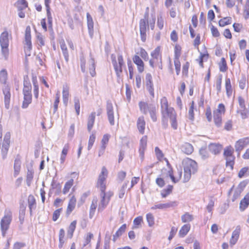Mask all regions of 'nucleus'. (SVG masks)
Returning <instances> with one entry per match:
<instances>
[{
  "label": "nucleus",
  "mask_w": 249,
  "mask_h": 249,
  "mask_svg": "<svg viewBox=\"0 0 249 249\" xmlns=\"http://www.w3.org/2000/svg\"><path fill=\"white\" fill-rule=\"evenodd\" d=\"M126 228V225L125 224H123L116 231L115 234L113 236V241L114 242L116 241L115 239V235H117L118 237L121 236L122 233L125 231Z\"/></svg>",
  "instance_id": "nucleus-48"
},
{
  "label": "nucleus",
  "mask_w": 249,
  "mask_h": 249,
  "mask_svg": "<svg viewBox=\"0 0 249 249\" xmlns=\"http://www.w3.org/2000/svg\"><path fill=\"white\" fill-rule=\"evenodd\" d=\"M231 23V17L224 18L219 21V25L221 27H224L225 25L230 24Z\"/></svg>",
  "instance_id": "nucleus-45"
},
{
  "label": "nucleus",
  "mask_w": 249,
  "mask_h": 249,
  "mask_svg": "<svg viewBox=\"0 0 249 249\" xmlns=\"http://www.w3.org/2000/svg\"><path fill=\"white\" fill-rule=\"evenodd\" d=\"M147 137L143 136L140 140L139 153L142 158H143L144 151L147 146Z\"/></svg>",
  "instance_id": "nucleus-22"
},
{
  "label": "nucleus",
  "mask_w": 249,
  "mask_h": 249,
  "mask_svg": "<svg viewBox=\"0 0 249 249\" xmlns=\"http://www.w3.org/2000/svg\"><path fill=\"white\" fill-rule=\"evenodd\" d=\"M249 206V202H247L246 200H244V199H242L239 205V209L240 211H244L248 206Z\"/></svg>",
  "instance_id": "nucleus-57"
},
{
  "label": "nucleus",
  "mask_w": 249,
  "mask_h": 249,
  "mask_svg": "<svg viewBox=\"0 0 249 249\" xmlns=\"http://www.w3.org/2000/svg\"><path fill=\"white\" fill-rule=\"evenodd\" d=\"M191 228L189 224L184 225L179 231L178 235L180 237H184L188 232Z\"/></svg>",
  "instance_id": "nucleus-33"
},
{
  "label": "nucleus",
  "mask_w": 249,
  "mask_h": 249,
  "mask_svg": "<svg viewBox=\"0 0 249 249\" xmlns=\"http://www.w3.org/2000/svg\"><path fill=\"white\" fill-rule=\"evenodd\" d=\"M219 70L221 72H225L227 70L226 62L224 58H222L221 62L219 64Z\"/></svg>",
  "instance_id": "nucleus-59"
},
{
  "label": "nucleus",
  "mask_w": 249,
  "mask_h": 249,
  "mask_svg": "<svg viewBox=\"0 0 249 249\" xmlns=\"http://www.w3.org/2000/svg\"><path fill=\"white\" fill-rule=\"evenodd\" d=\"M184 166V182H187L191 178V174H194L197 169L196 162L189 158L183 160Z\"/></svg>",
  "instance_id": "nucleus-3"
},
{
  "label": "nucleus",
  "mask_w": 249,
  "mask_h": 249,
  "mask_svg": "<svg viewBox=\"0 0 249 249\" xmlns=\"http://www.w3.org/2000/svg\"><path fill=\"white\" fill-rule=\"evenodd\" d=\"M173 188V186L169 185L167 188L162 190L161 192L162 197L165 198L168 195L172 193Z\"/></svg>",
  "instance_id": "nucleus-47"
},
{
  "label": "nucleus",
  "mask_w": 249,
  "mask_h": 249,
  "mask_svg": "<svg viewBox=\"0 0 249 249\" xmlns=\"http://www.w3.org/2000/svg\"><path fill=\"white\" fill-rule=\"evenodd\" d=\"M12 219V213L10 211L5 212L4 217L0 221V229L3 236H4L7 231L9 228V225Z\"/></svg>",
  "instance_id": "nucleus-10"
},
{
  "label": "nucleus",
  "mask_w": 249,
  "mask_h": 249,
  "mask_svg": "<svg viewBox=\"0 0 249 249\" xmlns=\"http://www.w3.org/2000/svg\"><path fill=\"white\" fill-rule=\"evenodd\" d=\"M9 40L8 38V33L7 31H5L1 34L0 36L1 53L2 56L5 60H7L9 57Z\"/></svg>",
  "instance_id": "nucleus-4"
},
{
  "label": "nucleus",
  "mask_w": 249,
  "mask_h": 249,
  "mask_svg": "<svg viewBox=\"0 0 249 249\" xmlns=\"http://www.w3.org/2000/svg\"><path fill=\"white\" fill-rule=\"evenodd\" d=\"M140 111L143 114H146L148 112L150 115L151 118L153 122H156L157 120L156 116L157 108L155 105L147 103L144 102H140L139 103Z\"/></svg>",
  "instance_id": "nucleus-7"
},
{
  "label": "nucleus",
  "mask_w": 249,
  "mask_h": 249,
  "mask_svg": "<svg viewBox=\"0 0 249 249\" xmlns=\"http://www.w3.org/2000/svg\"><path fill=\"white\" fill-rule=\"evenodd\" d=\"M32 82L34 85V94L36 98L38 96V86L36 77H33Z\"/></svg>",
  "instance_id": "nucleus-44"
},
{
  "label": "nucleus",
  "mask_w": 249,
  "mask_h": 249,
  "mask_svg": "<svg viewBox=\"0 0 249 249\" xmlns=\"http://www.w3.org/2000/svg\"><path fill=\"white\" fill-rule=\"evenodd\" d=\"M241 231V227L240 226H237L235 229L233 231L232 233L231 237L230 239V243L232 246L235 244L237 242Z\"/></svg>",
  "instance_id": "nucleus-21"
},
{
  "label": "nucleus",
  "mask_w": 249,
  "mask_h": 249,
  "mask_svg": "<svg viewBox=\"0 0 249 249\" xmlns=\"http://www.w3.org/2000/svg\"><path fill=\"white\" fill-rule=\"evenodd\" d=\"M233 149L231 146L226 147L224 149L223 156L224 158L233 156Z\"/></svg>",
  "instance_id": "nucleus-51"
},
{
  "label": "nucleus",
  "mask_w": 249,
  "mask_h": 249,
  "mask_svg": "<svg viewBox=\"0 0 249 249\" xmlns=\"http://www.w3.org/2000/svg\"><path fill=\"white\" fill-rule=\"evenodd\" d=\"M3 93L4 95L5 107L6 108L8 109L10 102L11 93L10 87L8 85H4L3 87Z\"/></svg>",
  "instance_id": "nucleus-17"
},
{
  "label": "nucleus",
  "mask_w": 249,
  "mask_h": 249,
  "mask_svg": "<svg viewBox=\"0 0 249 249\" xmlns=\"http://www.w3.org/2000/svg\"><path fill=\"white\" fill-rule=\"evenodd\" d=\"M145 86L147 90L152 98L154 97V86L152 81V77L151 74L147 73L145 76Z\"/></svg>",
  "instance_id": "nucleus-15"
},
{
  "label": "nucleus",
  "mask_w": 249,
  "mask_h": 249,
  "mask_svg": "<svg viewBox=\"0 0 249 249\" xmlns=\"http://www.w3.org/2000/svg\"><path fill=\"white\" fill-rule=\"evenodd\" d=\"M107 175L108 171L107 168L105 166L102 167L101 172L99 175L96 184L97 187L100 189L101 192H105L106 178Z\"/></svg>",
  "instance_id": "nucleus-9"
},
{
  "label": "nucleus",
  "mask_w": 249,
  "mask_h": 249,
  "mask_svg": "<svg viewBox=\"0 0 249 249\" xmlns=\"http://www.w3.org/2000/svg\"><path fill=\"white\" fill-rule=\"evenodd\" d=\"M140 111L143 114H146L148 112L150 115L151 118L153 122H156L157 120L156 116L157 108L155 105L147 103L144 102H140L139 103Z\"/></svg>",
  "instance_id": "nucleus-5"
},
{
  "label": "nucleus",
  "mask_w": 249,
  "mask_h": 249,
  "mask_svg": "<svg viewBox=\"0 0 249 249\" xmlns=\"http://www.w3.org/2000/svg\"><path fill=\"white\" fill-rule=\"evenodd\" d=\"M222 75L221 74H219L217 77L216 83V87L218 91H220L221 89V84H222Z\"/></svg>",
  "instance_id": "nucleus-62"
},
{
  "label": "nucleus",
  "mask_w": 249,
  "mask_h": 249,
  "mask_svg": "<svg viewBox=\"0 0 249 249\" xmlns=\"http://www.w3.org/2000/svg\"><path fill=\"white\" fill-rule=\"evenodd\" d=\"M73 179H71L70 180H69V181H68L67 182H66L64 187L63 190V193L64 194H66L69 191L70 188L73 185Z\"/></svg>",
  "instance_id": "nucleus-46"
},
{
  "label": "nucleus",
  "mask_w": 249,
  "mask_h": 249,
  "mask_svg": "<svg viewBox=\"0 0 249 249\" xmlns=\"http://www.w3.org/2000/svg\"><path fill=\"white\" fill-rule=\"evenodd\" d=\"M95 136L94 134H92L90 136L89 140L88 146V150H89L91 148V147L95 142Z\"/></svg>",
  "instance_id": "nucleus-64"
},
{
  "label": "nucleus",
  "mask_w": 249,
  "mask_h": 249,
  "mask_svg": "<svg viewBox=\"0 0 249 249\" xmlns=\"http://www.w3.org/2000/svg\"><path fill=\"white\" fill-rule=\"evenodd\" d=\"M100 196L101 199L98 208V212H102L107 206L109 202V198H106V194L105 192H101Z\"/></svg>",
  "instance_id": "nucleus-16"
},
{
  "label": "nucleus",
  "mask_w": 249,
  "mask_h": 249,
  "mask_svg": "<svg viewBox=\"0 0 249 249\" xmlns=\"http://www.w3.org/2000/svg\"><path fill=\"white\" fill-rule=\"evenodd\" d=\"M95 118V112H93L89 116L88 121V130L90 132L93 127Z\"/></svg>",
  "instance_id": "nucleus-31"
},
{
  "label": "nucleus",
  "mask_w": 249,
  "mask_h": 249,
  "mask_svg": "<svg viewBox=\"0 0 249 249\" xmlns=\"http://www.w3.org/2000/svg\"><path fill=\"white\" fill-rule=\"evenodd\" d=\"M28 204L30 209V214H32V210L36 208V202L34 196L33 195H29L28 197Z\"/></svg>",
  "instance_id": "nucleus-28"
},
{
  "label": "nucleus",
  "mask_w": 249,
  "mask_h": 249,
  "mask_svg": "<svg viewBox=\"0 0 249 249\" xmlns=\"http://www.w3.org/2000/svg\"><path fill=\"white\" fill-rule=\"evenodd\" d=\"M65 236V231L63 229H61L59 231V244L58 245V247L59 248H62L64 243L65 241L64 240Z\"/></svg>",
  "instance_id": "nucleus-43"
},
{
  "label": "nucleus",
  "mask_w": 249,
  "mask_h": 249,
  "mask_svg": "<svg viewBox=\"0 0 249 249\" xmlns=\"http://www.w3.org/2000/svg\"><path fill=\"white\" fill-rule=\"evenodd\" d=\"M60 47L63 52V55L66 62L69 60V53L66 45L64 40L60 42Z\"/></svg>",
  "instance_id": "nucleus-34"
},
{
  "label": "nucleus",
  "mask_w": 249,
  "mask_h": 249,
  "mask_svg": "<svg viewBox=\"0 0 249 249\" xmlns=\"http://www.w3.org/2000/svg\"><path fill=\"white\" fill-rule=\"evenodd\" d=\"M32 49V42L31 36V29L30 26L26 28L25 34L24 51L26 55L30 56V51Z\"/></svg>",
  "instance_id": "nucleus-12"
},
{
  "label": "nucleus",
  "mask_w": 249,
  "mask_h": 249,
  "mask_svg": "<svg viewBox=\"0 0 249 249\" xmlns=\"http://www.w3.org/2000/svg\"><path fill=\"white\" fill-rule=\"evenodd\" d=\"M146 220L149 227H152L154 225V217L152 213H149L146 214Z\"/></svg>",
  "instance_id": "nucleus-54"
},
{
  "label": "nucleus",
  "mask_w": 249,
  "mask_h": 249,
  "mask_svg": "<svg viewBox=\"0 0 249 249\" xmlns=\"http://www.w3.org/2000/svg\"><path fill=\"white\" fill-rule=\"evenodd\" d=\"M249 144V138H244L241 139L236 142L235 145V148L236 151L239 153L243 149Z\"/></svg>",
  "instance_id": "nucleus-18"
},
{
  "label": "nucleus",
  "mask_w": 249,
  "mask_h": 249,
  "mask_svg": "<svg viewBox=\"0 0 249 249\" xmlns=\"http://www.w3.org/2000/svg\"><path fill=\"white\" fill-rule=\"evenodd\" d=\"M16 5L18 10L25 9L28 6V3L25 0H18Z\"/></svg>",
  "instance_id": "nucleus-40"
},
{
  "label": "nucleus",
  "mask_w": 249,
  "mask_h": 249,
  "mask_svg": "<svg viewBox=\"0 0 249 249\" xmlns=\"http://www.w3.org/2000/svg\"><path fill=\"white\" fill-rule=\"evenodd\" d=\"M134 63L137 66L138 70L139 72L142 73L144 71V63L140 57L135 55L133 57Z\"/></svg>",
  "instance_id": "nucleus-24"
},
{
  "label": "nucleus",
  "mask_w": 249,
  "mask_h": 249,
  "mask_svg": "<svg viewBox=\"0 0 249 249\" xmlns=\"http://www.w3.org/2000/svg\"><path fill=\"white\" fill-rule=\"evenodd\" d=\"M180 56L179 53L178 54L176 53V58H175L174 60V64L175 67V69L176 71V72L177 74H178L180 70V63L179 60V57Z\"/></svg>",
  "instance_id": "nucleus-42"
},
{
  "label": "nucleus",
  "mask_w": 249,
  "mask_h": 249,
  "mask_svg": "<svg viewBox=\"0 0 249 249\" xmlns=\"http://www.w3.org/2000/svg\"><path fill=\"white\" fill-rule=\"evenodd\" d=\"M161 112L162 114V125L164 128L168 125V118H169L172 127L174 129L178 128L177 122V114L173 107H169L168 101L165 97L160 100Z\"/></svg>",
  "instance_id": "nucleus-1"
},
{
  "label": "nucleus",
  "mask_w": 249,
  "mask_h": 249,
  "mask_svg": "<svg viewBox=\"0 0 249 249\" xmlns=\"http://www.w3.org/2000/svg\"><path fill=\"white\" fill-rule=\"evenodd\" d=\"M213 120L215 125L219 127L222 124V117L223 114L213 111Z\"/></svg>",
  "instance_id": "nucleus-35"
},
{
  "label": "nucleus",
  "mask_w": 249,
  "mask_h": 249,
  "mask_svg": "<svg viewBox=\"0 0 249 249\" xmlns=\"http://www.w3.org/2000/svg\"><path fill=\"white\" fill-rule=\"evenodd\" d=\"M225 88L226 89V93L228 97L231 95L232 89L231 88V80L229 78H227L225 80Z\"/></svg>",
  "instance_id": "nucleus-37"
},
{
  "label": "nucleus",
  "mask_w": 249,
  "mask_h": 249,
  "mask_svg": "<svg viewBox=\"0 0 249 249\" xmlns=\"http://www.w3.org/2000/svg\"><path fill=\"white\" fill-rule=\"evenodd\" d=\"M148 10L149 8L147 7L146 11L143 16V18L141 19L139 22L140 35L142 42H145L146 40V31L149 29V27L152 30H154L155 27V17L154 16L151 19L148 20Z\"/></svg>",
  "instance_id": "nucleus-2"
},
{
  "label": "nucleus",
  "mask_w": 249,
  "mask_h": 249,
  "mask_svg": "<svg viewBox=\"0 0 249 249\" xmlns=\"http://www.w3.org/2000/svg\"><path fill=\"white\" fill-rule=\"evenodd\" d=\"M140 111L143 114H146L148 112L150 115L151 118L153 122H156L157 120L156 116L157 108L155 105L147 103L144 102H140L139 103Z\"/></svg>",
  "instance_id": "nucleus-6"
},
{
  "label": "nucleus",
  "mask_w": 249,
  "mask_h": 249,
  "mask_svg": "<svg viewBox=\"0 0 249 249\" xmlns=\"http://www.w3.org/2000/svg\"><path fill=\"white\" fill-rule=\"evenodd\" d=\"M242 192L241 189H238L236 188L234 190L233 195L231 197L232 201L234 202L239 198Z\"/></svg>",
  "instance_id": "nucleus-55"
},
{
  "label": "nucleus",
  "mask_w": 249,
  "mask_h": 249,
  "mask_svg": "<svg viewBox=\"0 0 249 249\" xmlns=\"http://www.w3.org/2000/svg\"><path fill=\"white\" fill-rule=\"evenodd\" d=\"M76 221L75 220L72 221L70 224L69 230L68 231L67 236L70 238H71L73 236V232L76 228Z\"/></svg>",
  "instance_id": "nucleus-39"
},
{
  "label": "nucleus",
  "mask_w": 249,
  "mask_h": 249,
  "mask_svg": "<svg viewBox=\"0 0 249 249\" xmlns=\"http://www.w3.org/2000/svg\"><path fill=\"white\" fill-rule=\"evenodd\" d=\"M7 73L5 70H2L0 71V82L5 85L7 80Z\"/></svg>",
  "instance_id": "nucleus-53"
},
{
  "label": "nucleus",
  "mask_w": 249,
  "mask_h": 249,
  "mask_svg": "<svg viewBox=\"0 0 249 249\" xmlns=\"http://www.w3.org/2000/svg\"><path fill=\"white\" fill-rule=\"evenodd\" d=\"M194 102L192 101L191 103V106L189 109L188 114H189V118L193 120L194 119Z\"/></svg>",
  "instance_id": "nucleus-58"
},
{
  "label": "nucleus",
  "mask_w": 249,
  "mask_h": 249,
  "mask_svg": "<svg viewBox=\"0 0 249 249\" xmlns=\"http://www.w3.org/2000/svg\"><path fill=\"white\" fill-rule=\"evenodd\" d=\"M24 100L22 103V107L23 108H27L29 105L32 102V94H23Z\"/></svg>",
  "instance_id": "nucleus-32"
},
{
  "label": "nucleus",
  "mask_w": 249,
  "mask_h": 249,
  "mask_svg": "<svg viewBox=\"0 0 249 249\" xmlns=\"http://www.w3.org/2000/svg\"><path fill=\"white\" fill-rule=\"evenodd\" d=\"M76 201V198L74 196H72L69 201L67 209L66 214L67 215H69L75 208Z\"/></svg>",
  "instance_id": "nucleus-26"
},
{
  "label": "nucleus",
  "mask_w": 249,
  "mask_h": 249,
  "mask_svg": "<svg viewBox=\"0 0 249 249\" xmlns=\"http://www.w3.org/2000/svg\"><path fill=\"white\" fill-rule=\"evenodd\" d=\"M152 58L149 61L150 66L152 67H158L162 69L161 56L160 54V48L157 47L151 53Z\"/></svg>",
  "instance_id": "nucleus-8"
},
{
  "label": "nucleus",
  "mask_w": 249,
  "mask_h": 249,
  "mask_svg": "<svg viewBox=\"0 0 249 249\" xmlns=\"http://www.w3.org/2000/svg\"><path fill=\"white\" fill-rule=\"evenodd\" d=\"M181 150L185 154L189 155L193 152L194 148L192 144L186 142L181 145Z\"/></svg>",
  "instance_id": "nucleus-27"
},
{
  "label": "nucleus",
  "mask_w": 249,
  "mask_h": 249,
  "mask_svg": "<svg viewBox=\"0 0 249 249\" xmlns=\"http://www.w3.org/2000/svg\"><path fill=\"white\" fill-rule=\"evenodd\" d=\"M213 111L220 114H224L225 112V106L223 104H219L217 108Z\"/></svg>",
  "instance_id": "nucleus-61"
},
{
  "label": "nucleus",
  "mask_w": 249,
  "mask_h": 249,
  "mask_svg": "<svg viewBox=\"0 0 249 249\" xmlns=\"http://www.w3.org/2000/svg\"><path fill=\"white\" fill-rule=\"evenodd\" d=\"M14 168V176L15 177H16L19 174L21 168V161L19 159L16 158L15 159Z\"/></svg>",
  "instance_id": "nucleus-30"
},
{
  "label": "nucleus",
  "mask_w": 249,
  "mask_h": 249,
  "mask_svg": "<svg viewBox=\"0 0 249 249\" xmlns=\"http://www.w3.org/2000/svg\"><path fill=\"white\" fill-rule=\"evenodd\" d=\"M111 59L116 75L118 77H119L122 72V66L124 64L123 56L122 55H118V63L117 62L116 56L114 54H112L111 55Z\"/></svg>",
  "instance_id": "nucleus-11"
},
{
  "label": "nucleus",
  "mask_w": 249,
  "mask_h": 249,
  "mask_svg": "<svg viewBox=\"0 0 249 249\" xmlns=\"http://www.w3.org/2000/svg\"><path fill=\"white\" fill-rule=\"evenodd\" d=\"M208 148L213 154L217 155L221 151L223 146L218 143H211L208 145Z\"/></svg>",
  "instance_id": "nucleus-20"
},
{
  "label": "nucleus",
  "mask_w": 249,
  "mask_h": 249,
  "mask_svg": "<svg viewBox=\"0 0 249 249\" xmlns=\"http://www.w3.org/2000/svg\"><path fill=\"white\" fill-rule=\"evenodd\" d=\"M164 19L161 15H159L157 17V26L160 30H162L164 26Z\"/></svg>",
  "instance_id": "nucleus-52"
},
{
  "label": "nucleus",
  "mask_w": 249,
  "mask_h": 249,
  "mask_svg": "<svg viewBox=\"0 0 249 249\" xmlns=\"http://www.w3.org/2000/svg\"><path fill=\"white\" fill-rule=\"evenodd\" d=\"M194 216L189 213H185L181 216V221L183 223H188L193 221Z\"/></svg>",
  "instance_id": "nucleus-41"
},
{
  "label": "nucleus",
  "mask_w": 249,
  "mask_h": 249,
  "mask_svg": "<svg viewBox=\"0 0 249 249\" xmlns=\"http://www.w3.org/2000/svg\"><path fill=\"white\" fill-rule=\"evenodd\" d=\"M73 100H74V103L75 109L77 115H78L80 113V108L79 99H78V97H75L74 98Z\"/></svg>",
  "instance_id": "nucleus-56"
},
{
  "label": "nucleus",
  "mask_w": 249,
  "mask_h": 249,
  "mask_svg": "<svg viewBox=\"0 0 249 249\" xmlns=\"http://www.w3.org/2000/svg\"><path fill=\"white\" fill-rule=\"evenodd\" d=\"M89 70L90 75L93 77L95 76V61L93 58H90V59L89 61Z\"/></svg>",
  "instance_id": "nucleus-38"
},
{
  "label": "nucleus",
  "mask_w": 249,
  "mask_h": 249,
  "mask_svg": "<svg viewBox=\"0 0 249 249\" xmlns=\"http://www.w3.org/2000/svg\"><path fill=\"white\" fill-rule=\"evenodd\" d=\"M98 199L97 197H94L92 200L89 210V217L91 218L94 215L97 206Z\"/></svg>",
  "instance_id": "nucleus-29"
},
{
  "label": "nucleus",
  "mask_w": 249,
  "mask_h": 249,
  "mask_svg": "<svg viewBox=\"0 0 249 249\" xmlns=\"http://www.w3.org/2000/svg\"><path fill=\"white\" fill-rule=\"evenodd\" d=\"M10 142V134L9 132H7L5 134L4 137V140L3 142L2 143V155L3 159H5L6 157V156L7 155L9 144Z\"/></svg>",
  "instance_id": "nucleus-13"
},
{
  "label": "nucleus",
  "mask_w": 249,
  "mask_h": 249,
  "mask_svg": "<svg viewBox=\"0 0 249 249\" xmlns=\"http://www.w3.org/2000/svg\"><path fill=\"white\" fill-rule=\"evenodd\" d=\"M249 175V167L242 168L238 173V177L242 178L243 177Z\"/></svg>",
  "instance_id": "nucleus-50"
},
{
  "label": "nucleus",
  "mask_w": 249,
  "mask_h": 249,
  "mask_svg": "<svg viewBox=\"0 0 249 249\" xmlns=\"http://www.w3.org/2000/svg\"><path fill=\"white\" fill-rule=\"evenodd\" d=\"M246 85V78L245 75H243L239 80V87L243 89L245 88Z\"/></svg>",
  "instance_id": "nucleus-63"
},
{
  "label": "nucleus",
  "mask_w": 249,
  "mask_h": 249,
  "mask_svg": "<svg viewBox=\"0 0 249 249\" xmlns=\"http://www.w3.org/2000/svg\"><path fill=\"white\" fill-rule=\"evenodd\" d=\"M137 128L139 132L143 134L144 133L145 122L143 116H141L138 118L137 122Z\"/></svg>",
  "instance_id": "nucleus-25"
},
{
  "label": "nucleus",
  "mask_w": 249,
  "mask_h": 249,
  "mask_svg": "<svg viewBox=\"0 0 249 249\" xmlns=\"http://www.w3.org/2000/svg\"><path fill=\"white\" fill-rule=\"evenodd\" d=\"M177 203L175 201H172L168 203H159L154 205L151 208V210H156V209H166L170 207H174L177 206Z\"/></svg>",
  "instance_id": "nucleus-19"
},
{
  "label": "nucleus",
  "mask_w": 249,
  "mask_h": 249,
  "mask_svg": "<svg viewBox=\"0 0 249 249\" xmlns=\"http://www.w3.org/2000/svg\"><path fill=\"white\" fill-rule=\"evenodd\" d=\"M87 18L89 34L90 36V37L91 38H92L94 33L93 21L92 17L89 13H87Z\"/></svg>",
  "instance_id": "nucleus-23"
},
{
  "label": "nucleus",
  "mask_w": 249,
  "mask_h": 249,
  "mask_svg": "<svg viewBox=\"0 0 249 249\" xmlns=\"http://www.w3.org/2000/svg\"><path fill=\"white\" fill-rule=\"evenodd\" d=\"M63 101L64 104L67 106L69 100V88L67 86H64L63 88Z\"/></svg>",
  "instance_id": "nucleus-36"
},
{
  "label": "nucleus",
  "mask_w": 249,
  "mask_h": 249,
  "mask_svg": "<svg viewBox=\"0 0 249 249\" xmlns=\"http://www.w3.org/2000/svg\"><path fill=\"white\" fill-rule=\"evenodd\" d=\"M107 113L109 124L111 125L114 124L113 107L110 101H107L106 106Z\"/></svg>",
  "instance_id": "nucleus-14"
},
{
  "label": "nucleus",
  "mask_w": 249,
  "mask_h": 249,
  "mask_svg": "<svg viewBox=\"0 0 249 249\" xmlns=\"http://www.w3.org/2000/svg\"><path fill=\"white\" fill-rule=\"evenodd\" d=\"M225 159L226 160V166H230L231 169H232L234 163V156L233 155L230 157L225 158Z\"/></svg>",
  "instance_id": "nucleus-49"
},
{
  "label": "nucleus",
  "mask_w": 249,
  "mask_h": 249,
  "mask_svg": "<svg viewBox=\"0 0 249 249\" xmlns=\"http://www.w3.org/2000/svg\"><path fill=\"white\" fill-rule=\"evenodd\" d=\"M244 15L245 19H248L249 17V0H247L246 4L244 6Z\"/></svg>",
  "instance_id": "nucleus-60"
}]
</instances>
